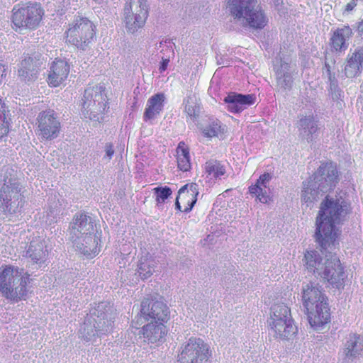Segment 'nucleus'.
I'll return each instance as SVG.
<instances>
[{
	"instance_id": "nucleus-31",
	"label": "nucleus",
	"mask_w": 363,
	"mask_h": 363,
	"mask_svg": "<svg viewBox=\"0 0 363 363\" xmlns=\"http://www.w3.org/2000/svg\"><path fill=\"white\" fill-rule=\"evenodd\" d=\"M288 320H293L290 308L284 303L274 304L271 308L270 318L268 323H275L276 322H284L285 324Z\"/></svg>"
},
{
	"instance_id": "nucleus-18",
	"label": "nucleus",
	"mask_w": 363,
	"mask_h": 363,
	"mask_svg": "<svg viewBox=\"0 0 363 363\" xmlns=\"http://www.w3.org/2000/svg\"><path fill=\"white\" fill-rule=\"evenodd\" d=\"M256 97L254 94H242L236 92H230L223 99L228 111L239 113L248 106L255 104Z\"/></svg>"
},
{
	"instance_id": "nucleus-8",
	"label": "nucleus",
	"mask_w": 363,
	"mask_h": 363,
	"mask_svg": "<svg viewBox=\"0 0 363 363\" xmlns=\"http://www.w3.org/2000/svg\"><path fill=\"white\" fill-rule=\"evenodd\" d=\"M12 12V23L20 29L36 28L44 15L40 4L35 1L18 4L14 6Z\"/></svg>"
},
{
	"instance_id": "nucleus-23",
	"label": "nucleus",
	"mask_w": 363,
	"mask_h": 363,
	"mask_svg": "<svg viewBox=\"0 0 363 363\" xmlns=\"http://www.w3.org/2000/svg\"><path fill=\"white\" fill-rule=\"evenodd\" d=\"M164 101L165 95L163 93H157L150 97L143 113L144 121L152 122L156 119L163 110Z\"/></svg>"
},
{
	"instance_id": "nucleus-33",
	"label": "nucleus",
	"mask_w": 363,
	"mask_h": 363,
	"mask_svg": "<svg viewBox=\"0 0 363 363\" xmlns=\"http://www.w3.org/2000/svg\"><path fill=\"white\" fill-rule=\"evenodd\" d=\"M177 154L178 168L183 172L189 171L191 168L189 150L184 146L183 142L179 143Z\"/></svg>"
},
{
	"instance_id": "nucleus-44",
	"label": "nucleus",
	"mask_w": 363,
	"mask_h": 363,
	"mask_svg": "<svg viewBox=\"0 0 363 363\" xmlns=\"http://www.w3.org/2000/svg\"><path fill=\"white\" fill-rule=\"evenodd\" d=\"M105 151L106 155L107 156L108 160L111 159L112 156L114 154L113 146L111 143H106L105 145Z\"/></svg>"
},
{
	"instance_id": "nucleus-30",
	"label": "nucleus",
	"mask_w": 363,
	"mask_h": 363,
	"mask_svg": "<svg viewBox=\"0 0 363 363\" xmlns=\"http://www.w3.org/2000/svg\"><path fill=\"white\" fill-rule=\"evenodd\" d=\"M48 250L45 249L44 242L40 239L33 240L26 251V256L31 258L35 263H42L45 261Z\"/></svg>"
},
{
	"instance_id": "nucleus-46",
	"label": "nucleus",
	"mask_w": 363,
	"mask_h": 363,
	"mask_svg": "<svg viewBox=\"0 0 363 363\" xmlns=\"http://www.w3.org/2000/svg\"><path fill=\"white\" fill-rule=\"evenodd\" d=\"M357 6L356 1L352 0L350 3H348L345 6V11H350Z\"/></svg>"
},
{
	"instance_id": "nucleus-21",
	"label": "nucleus",
	"mask_w": 363,
	"mask_h": 363,
	"mask_svg": "<svg viewBox=\"0 0 363 363\" xmlns=\"http://www.w3.org/2000/svg\"><path fill=\"white\" fill-rule=\"evenodd\" d=\"M199 195V185L196 183L187 184L183 186L178 191V196L175 201V208L177 210L182 211L181 205L179 199L182 197L186 203L187 206L183 211L188 213L191 211L197 201Z\"/></svg>"
},
{
	"instance_id": "nucleus-12",
	"label": "nucleus",
	"mask_w": 363,
	"mask_h": 363,
	"mask_svg": "<svg viewBox=\"0 0 363 363\" xmlns=\"http://www.w3.org/2000/svg\"><path fill=\"white\" fill-rule=\"evenodd\" d=\"M116 313L112 306L106 302H101L91 310V317L94 321L99 336L111 333L113 327Z\"/></svg>"
},
{
	"instance_id": "nucleus-4",
	"label": "nucleus",
	"mask_w": 363,
	"mask_h": 363,
	"mask_svg": "<svg viewBox=\"0 0 363 363\" xmlns=\"http://www.w3.org/2000/svg\"><path fill=\"white\" fill-rule=\"evenodd\" d=\"M228 7L231 15L245 28L261 30L268 23V17L257 0H229Z\"/></svg>"
},
{
	"instance_id": "nucleus-14",
	"label": "nucleus",
	"mask_w": 363,
	"mask_h": 363,
	"mask_svg": "<svg viewBox=\"0 0 363 363\" xmlns=\"http://www.w3.org/2000/svg\"><path fill=\"white\" fill-rule=\"evenodd\" d=\"M96 224L95 220L88 213H77L70 222L69 227V239H76L84 235L95 233Z\"/></svg>"
},
{
	"instance_id": "nucleus-19",
	"label": "nucleus",
	"mask_w": 363,
	"mask_h": 363,
	"mask_svg": "<svg viewBox=\"0 0 363 363\" xmlns=\"http://www.w3.org/2000/svg\"><path fill=\"white\" fill-rule=\"evenodd\" d=\"M344 65L343 72L346 77L353 78L361 74L363 70V45L347 55Z\"/></svg>"
},
{
	"instance_id": "nucleus-7",
	"label": "nucleus",
	"mask_w": 363,
	"mask_h": 363,
	"mask_svg": "<svg viewBox=\"0 0 363 363\" xmlns=\"http://www.w3.org/2000/svg\"><path fill=\"white\" fill-rule=\"evenodd\" d=\"M21 189L22 186L18 179L6 174L0 189V210L9 214L19 212L24 204Z\"/></svg>"
},
{
	"instance_id": "nucleus-34",
	"label": "nucleus",
	"mask_w": 363,
	"mask_h": 363,
	"mask_svg": "<svg viewBox=\"0 0 363 363\" xmlns=\"http://www.w3.org/2000/svg\"><path fill=\"white\" fill-rule=\"evenodd\" d=\"M225 125L217 118H209L208 123L202 128L203 135L208 138L218 137L219 134L223 133Z\"/></svg>"
},
{
	"instance_id": "nucleus-36",
	"label": "nucleus",
	"mask_w": 363,
	"mask_h": 363,
	"mask_svg": "<svg viewBox=\"0 0 363 363\" xmlns=\"http://www.w3.org/2000/svg\"><path fill=\"white\" fill-rule=\"evenodd\" d=\"M249 193L262 203H267L270 200L269 189L265 185L261 186L256 182L249 187Z\"/></svg>"
},
{
	"instance_id": "nucleus-32",
	"label": "nucleus",
	"mask_w": 363,
	"mask_h": 363,
	"mask_svg": "<svg viewBox=\"0 0 363 363\" xmlns=\"http://www.w3.org/2000/svg\"><path fill=\"white\" fill-rule=\"evenodd\" d=\"M156 266L157 263L154 259L143 257L138 262L137 273L143 280H145L152 275Z\"/></svg>"
},
{
	"instance_id": "nucleus-51",
	"label": "nucleus",
	"mask_w": 363,
	"mask_h": 363,
	"mask_svg": "<svg viewBox=\"0 0 363 363\" xmlns=\"http://www.w3.org/2000/svg\"><path fill=\"white\" fill-rule=\"evenodd\" d=\"M276 1H277V2H279V0H276Z\"/></svg>"
},
{
	"instance_id": "nucleus-47",
	"label": "nucleus",
	"mask_w": 363,
	"mask_h": 363,
	"mask_svg": "<svg viewBox=\"0 0 363 363\" xmlns=\"http://www.w3.org/2000/svg\"><path fill=\"white\" fill-rule=\"evenodd\" d=\"M357 30L361 36H363V21L360 22L357 27Z\"/></svg>"
},
{
	"instance_id": "nucleus-28",
	"label": "nucleus",
	"mask_w": 363,
	"mask_h": 363,
	"mask_svg": "<svg viewBox=\"0 0 363 363\" xmlns=\"http://www.w3.org/2000/svg\"><path fill=\"white\" fill-rule=\"evenodd\" d=\"M277 87L279 91H289L294 84V79L289 70L287 63H282L281 67L277 71Z\"/></svg>"
},
{
	"instance_id": "nucleus-48",
	"label": "nucleus",
	"mask_w": 363,
	"mask_h": 363,
	"mask_svg": "<svg viewBox=\"0 0 363 363\" xmlns=\"http://www.w3.org/2000/svg\"><path fill=\"white\" fill-rule=\"evenodd\" d=\"M325 69H326V73L328 74V69L330 70V65L328 62H325Z\"/></svg>"
},
{
	"instance_id": "nucleus-26",
	"label": "nucleus",
	"mask_w": 363,
	"mask_h": 363,
	"mask_svg": "<svg viewBox=\"0 0 363 363\" xmlns=\"http://www.w3.org/2000/svg\"><path fill=\"white\" fill-rule=\"evenodd\" d=\"M274 335L282 340H289L292 338L298 332V328L295 325L294 320H288L285 324L284 322H276L269 324Z\"/></svg>"
},
{
	"instance_id": "nucleus-11",
	"label": "nucleus",
	"mask_w": 363,
	"mask_h": 363,
	"mask_svg": "<svg viewBox=\"0 0 363 363\" xmlns=\"http://www.w3.org/2000/svg\"><path fill=\"white\" fill-rule=\"evenodd\" d=\"M148 16L147 0H128L123 9V22L128 33L143 27Z\"/></svg>"
},
{
	"instance_id": "nucleus-38",
	"label": "nucleus",
	"mask_w": 363,
	"mask_h": 363,
	"mask_svg": "<svg viewBox=\"0 0 363 363\" xmlns=\"http://www.w3.org/2000/svg\"><path fill=\"white\" fill-rule=\"evenodd\" d=\"M185 111L187 115L194 120L199 113V105L196 103V97L195 95L188 96L184 100Z\"/></svg>"
},
{
	"instance_id": "nucleus-22",
	"label": "nucleus",
	"mask_w": 363,
	"mask_h": 363,
	"mask_svg": "<svg viewBox=\"0 0 363 363\" xmlns=\"http://www.w3.org/2000/svg\"><path fill=\"white\" fill-rule=\"evenodd\" d=\"M69 72V65L62 60L56 59L50 68L48 83L50 86L56 87L65 81Z\"/></svg>"
},
{
	"instance_id": "nucleus-9",
	"label": "nucleus",
	"mask_w": 363,
	"mask_h": 363,
	"mask_svg": "<svg viewBox=\"0 0 363 363\" xmlns=\"http://www.w3.org/2000/svg\"><path fill=\"white\" fill-rule=\"evenodd\" d=\"M94 28L95 26L87 18L77 16L66 32L67 40L78 49L85 50L96 35Z\"/></svg>"
},
{
	"instance_id": "nucleus-6",
	"label": "nucleus",
	"mask_w": 363,
	"mask_h": 363,
	"mask_svg": "<svg viewBox=\"0 0 363 363\" xmlns=\"http://www.w3.org/2000/svg\"><path fill=\"white\" fill-rule=\"evenodd\" d=\"M108 108L106 87L104 84L89 86L85 89L82 111L86 118L100 122Z\"/></svg>"
},
{
	"instance_id": "nucleus-5",
	"label": "nucleus",
	"mask_w": 363,
	"mask_h": 363,
	"mask_svg": "<svg viewBox=\"0 0 363 363\" xmlns=\"http://www.w3.org/2000/svg\"><path fill=\"white\" fill-rule=\"evenodd\" d=\"M28 274L23 269L6 267L0 273V292L7 300L18 303L26 299Z\"/></svg>"
},
{
	"instance_id": "nucleus-35",
	"label": "nucleus",
	"mask_w": 363,
	"mask_h": 363,
	"mask_svg": "<svg viewBox=\"0 0 363 363\" xmlns=\"http://www.w3.org/2000/svg\"><path fill=\"white\" fill-rule=\"evenodd\" d=\"M94 321L91 317V313L85 319L84 324L79 330V337L86 341H91L94 337L99 336L96 328L94 327Z\"/></svg>"
},
{
	"instance_id": "nucleus-49",
	"label": "nucleus",
	"mask_w": 363,
	"mask_h": 363,
	"mask_svg": "<svg viewBox=\"0 0 363 363\" xmlns=\"http://www.w3.org/2000/svg\"><path fill=\"white\" fill-rule=\"evenodd\" d=\"M218 63L219 65L224 64L223 62H222V60L218 61Z\"/></svg>"
},
{
	"instance_id": "nucleus-42",
	"label": "nucleus",
	"mask_w": 363,
	"mask_h": 363,
	"mask_svg": "<svg viewBox=\"0 0 363 363\" xmlns=\"http://www.w3.org/2000/svg\"><path fill=\"white\" fill-rule=\"evenodd\" d=\"M9 121H0V138L6 136L9 131Z\"/></svg>"
},
{
	"instance_id": "nucleus-15",
	"label": "nucleus",
	"mask_w": 363,
	"mask_h": 363,
	"mask_svg": "<svg viewBox=\"0 0 363 363\" xmlns=\"http://www.w3.org/2000/svg\"><path fill=\"white\" fill-rule=\"evenodd\" d=\"M140 315L145 320H154L155 323H166L169 319L170 312L167 306L160 301L143 300L141 303Z\"/></svg>"
},
{
	"instance_id": "nucleus-29",
	"label": "nucleus",
	"mask_w": 363,
	"mask_h": 363,
	"mask_svg": "<svg viewBox=\"0 0 363 363\" xmlns=\"http://www.w3.org/2000/svg\"><path fill=\"white\" fill-rule=\"evenodd\" d=\"M363 350V339L359 335L350 334L345 343L344 354L346 357L354 358Z\"/></svg>"
},
{
	"instance_id": "nucleus-20",
	"label": "nucleus",
	"mask_w": 363,
	"mask_h": 363,
	"mask_svg": "<svg viewBox=\"0 0 363 363\" xmlns=\"http://www.w3.org/2000/svg\"><path fill=\"white\" fill-rule=\"evenodd\" d=\"M76 250L88 258L95 257L99 252V238L95 235H84L76 239L70 240Z\"/></svg>"
},
{
	"instance_id": "nucleus-27",
	"label": "nucleus",
	"mask_w": 363,
	"mask_h": 363,
	"mask_svg": "<svg viewBox=\"0 0 363 363\" xmlns=\"http://www.w3.org/2000/svg\"><path fill=\"white\" fill-rule=\"evenodd\" d=\"M307 270L320 276L324 269L323 259L316 250L307 251L303 259Z\"/></svg>"
},
{
	"instance_id": "nucleus-16",
	"label": "nucleus",
	"mask_w": 363,
	"mask_h": 363,
	"mask_svg": "<svg viewBox=\"0 0 363 363\" xmlns=\"http://www.w3.org/2000/svg\"><path fill=\"white\" fill-rule=\"evenodd\" d=\"M45 62L44 57L38 52L28 55L21 62V67L18 69L19 77L28 82L35 81L38 78L40 67Z\"/></svg>"
},
{
	"instance_id": "nucleus-45",
	"label": "nucleus",
	"mask_w": 363,
	"mask_h": 363,
	"mask_svg": "<svg viewBox=\"0 0 363 363\" xmlns=\"http://www.w3.org/2000/svg\"><path fill=\"white\" fill-rule=\"evenodd\" d=\"M169 62V59H162V62H161V65L159 68L160 72H162L166 70Z\"/></svg>"
},
{
	"instance_id": "nucleus-41",
	"label": "nucleus",
	"mask_w": 363,
	"mask_h": 363,
	"mask_svg": "<svg viewBox=\"0 0 363 363\" xmlns=\"http://www.w3.org/2000/svg\"><path fill=\"white\" fill-rule=\"evenodd\" d=\"M328 78L330 82V88L331 90L335 91L337 88V80L335 77V74L332 73L331 70H328Z\"/></svg>"
},
{
	"instance_id": "nucleus-10",
	"label": "nucleus",
	"mask_w": 363,
	"mask_h": 363,
	"mask_svg": "<svg viewBox=\"0 0 363 363\" xmlns=\"http://www.w3.org/2000/svg\"><path fill=\"white\" fill-rule=\"evenodd\" d=\"M211 356L209 345L201 338L191 337L184 342L178 354V363H203Z\"/></svg>"
},
{
	"instance_id": "nucleus-43",
	"label": "nucleus",
	"mask_w": 363,
	"mask_h": 363,
	"mask_svg": "<svg viewBox=\"0 0 363 363\" xmlns=\"http://www.w3.org/2000/svg\"><path fill=\"white\" fill-rule=\"evenodd\" d=\"M272 179V175L269 173H264L259 177V179L257 180V184L261 186H267L269 184V181Z\"/></svg>"
},
{
	"instance_id": "nucleus-25",
	"label": "nucleus",
	"mask_w": 363,
	"mask_h": 363,
	"mask_svg": "<svg viewBox=\"0 0 363 363\" xmlns=\"http://www.w3.org/2000/svg\"><path fill=\"white\" fill-rule=\"evenodd\" d=\"M352 36V30L349 26L337 28L330 39L332 48L337 52L345 51L347 49V41Z\"/></svg>"
},
{
	"instance_id": "nucleus-3",
	"label": "nucleus",
	"mask_w": 363,
	"mask_h": 363,
	"mask_svg": "<svg viewBox=\"0 0 363 363\" xmlns=\"http://www.w3.org/2000/svg\"><path fill=\"white\" fill-rule=\"evenodd\" d=\"M301 294L310 325L315 330L320 329L330 320L328 298L322 286L314 282L305 283Z\"/></svg>"
},
{
	"instance_id": "nucleus-50",
	"label": "nucleus",
	"mask_w": 363,
	"mask_h": 363,
	"mask_svg": "<svg viewBox=\"0 0 363 363\" xmlns=\"http://www.w3.org/2000/svg\"><path fill=\"white\" fill-rule=\"evenodd\" d=\"M218 63L219 65L224 64L223 62H222V60L218 61Z\"/></svg>"
},
{
	"instance_id": "nucleus-17",
	"label": "nucleus",
	"mask_w": 363,
	"mask_h": 363,
	"mask_svg": "<svg viewBox=\"0 0 363 363\" xmlns=\"http://www.w3.org/2000/svg\"><path fill=\"white\" fill-rule=\"evenodd\" d=\"M318 121L312 112L299 113L296 124L299 138L307 143H313L318 130Z\"/></svg>"
},
{
	"instance_id": "nucleus-13",
	"label": "nucleus",
	"mask_w": 363,
	"mask_h": 363,
	"mask_svg": "<svg viewBox=\"0 0 363 363\" xmlns=\"http://www.w3.org/2000/svg\"><path fill=\"white\" fill-rule=\"evenodd\" d=\"M37 134L43 140H52L58 137L61 125L52 110L40 112L37 118Z\"/></svg>"
},
{
	"instance_id": "nucleus-1",
	"label": "nucleus",
	"mask_w": 363,
	"mask_h": 363,
	"mask_svg": "<svg viewBox=\"0 0 363 363\" xmlns=\"http://www.w3.org/2000/svg\"><path fill=\"white\" fill-rule=\"evenodd\" d=\"M350 211V204L343 197V194L340 192L334 196H325L316 218L315 240L326 257L324 269L319 277L338 289L343 288L346 275L339 258L332 254L338 245L335 225L339 224Z\"/></svg>"
},
{
	"instance_id": "nucleus-24",
	"label": "nucleus",
	"mask_w": 363,
	"mask_h": 363,
	"mask_svg": "<svg viewBox=\"0 0 363 363\" xmlns=\"http://www.w3.org/2000/svg\"><path fill=\"white\" fill-rule=\"evenodd\" d=\"M145 341L150 344H160L164 340L167 334L166 326L163 323L151 322L143 328Z\"/></svg>"
},
{
	"instance_id": "nucleus-37",
	"label": "nucleus",
	"mask_w": 363,
	"mask_h": 363,
	"mask_svg": "<svg viewBox=\"0 0 363 363\" xmlns=\"http://www.w3.org/2000/svg\"><path fill=\"white\" fill-rule=\"evenodd\" d=\"M206 172L215 179L220 178L225 173V169L219 162L210 160L206 163Z\"/></svg>"
},
{
	"instance_id": "nucleus-40",
	"label": "nucleus",
	"mask_w": 363,
	"mask_h": 363,
	"mask_svg": "<svg viewBox=\"0 0 363 363\" xmlns=\"http://www.w3.org/2000/svg\"><path fill=\"white\" fill-rule=\"evenodd\" d=\"M10 111L6 104L0 99V121H10Z\"/></svg>"
},
{
	"instance_id": "nucleus-39",
	"label": "nucleus",
	"mask_w": 363,
	"mask_h": 363,
	"mask_svg": "<svg viewBox=\"0 0 363 363\" xmlns=\"http://www.w3.org/2000/svg\"><path fill=\"white\" fill-rule=\"evenodd\" d=\"M156 195L157 204L164 203V201L172 194V189L169 186L156 187L153 189Z\"/></svg>"
},
{
	"instance_id": "nucleus-2",
	"label": "nucleus",
	"mask_w": 363,
	"mask_h": 363,
	"mask_svg": "<svg viewBox=\"0 0 363 363\" xmlns=\"http://www.w3.org/2000/svg\"><path fill=\"white\" fill-rule=\"evenodd\" d=\"M339 182L338 172L335 163L323 162L309 177L303 182L301 201L307 207L311 208L314 202L325 194L333 189Z\"/></svg>"
}]
</instances>
